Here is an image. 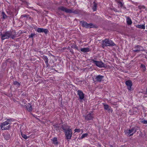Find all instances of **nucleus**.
I'll list each match as a JSON object with an SVG mask.
<instances>
[{
    "instance_id": "obj_1",
    "label": "nucleus",
    "mask_w": 147,
    "mask_h": 147,
    "mask_svg": "<svg viewBox=\"0 0 147 147\" xmlns=\"http://www.w3.org/2000/svg\"><path fill=\"white\" fill-rule=\"evenodd\" d=\"M16 36L15 30L13 29H11L9 31H6L3 33L1 32L0 33V36H1V40H2L9 38L13 39L17 37Z\"/></svg>"
},
{
    "instance_id": "obj_2",
    "label": "nucleus",
    "mask_w": 147,
    "mask_h": 147,
    "mask_svg": "<svg viewBox=\"0 0 147 147\" xmlns=\"http://www.w3.org/2000/svg\"><path fill=\"white\" fill-rule=\"evenodd\" d=\"M13 121H14V119L11 118L7 119L6 121L1 123L0 125L1 129L3 130L9 129L11 127L10 125H8L6 127H5V126L8 124H11V122Z\"/></svg>"
},
{
    "instance_id": "obj_3",
    "label": "nucleus",
    "mask_w": 147,
    "mask_h": 147,
    "mask_svg": "<svg viewBox=\"0 0 147 147\" xmlns=\"http://www.w3.org/2000/svg\"><path fill=\"white\" fill-rule=\"evenodd\" d=\"M139 127L137 126H135L130 128L129 129L124 130V132L126 135L129 136H133L134 134L138 130Z\"/></svg>"
},
{
    "instance_id": "obj_4",
    "label": "nucleus",
    "mask_w": 147,
    "mask_h": 147,
    "mask_svg": "<svg viewBox=\"0 0 147 147\" xmlns=\"http://www.w3.org/2000/svg\"><path fill=\"white\" fill-rule=\"evenodd\" d=\"M91 60L93 63L99 67L102 68L105 67V64L101 61H96L93 59H92Z\"/></svg>"
},
{
    "instance_id": "obj_5",
    "label": "nucleus",
    "mask_w": 147,
    "mask_h": 147,
    "mask_svg": "<svg viewBox=\"0 0 147 147\" xmlns=\"http://www.w3.org/2000/svg\"><path fill=\"white\" fill-rule=\"evenodd\" d=\"M80 23L82 25L83 27L87 28H91L93 27V25L92 23L88 24L84 21H80Z\"/></svg>"
},
{
    "instance_id": "obj_6",
    "label": "nucleus",
    "mask_w": 147,
    "mask_h": 147,
    "mask_svg": "<svg viewBox=\"0 0 147 147\" xmlns=\"http://www.w3.org/2000/svg\"><path fill=\"white\" fill-rule=\"evenodd\" d=\"M106 45L108 47H113L116 46V45L111 40L108 38L103 40Z\"/></svg>"
},
{
    "instance_id": "obj_7",
    "label": "nucleus",
    "mask_w": 147,
    "mask_h": 147,
    "mask_svg": "<svg viewBox=\"0 0 147 147\" xmlns=\"http://www.w3.org/2000/svg\"><path fill=\"white\" fill-rule=\"evenodd\" d=\"M65 134V138L67 140H70L71 138L72 133V130L68 129V130L64 132Z\"/></svg>"
},
{
    "instance_id": "obj_8",
    "label": "nucleus",
    "mask_w": 147,
    "mask_h": 147,
    "mask_svg": "<svg viewBox=\"0 0 147 147\" xmlns=\"http://www.w3.org/2000/svg\"><path fill=\"white\" fill-rule=\"evenodd\" d=\"M125 84L127 86V89L128 90L131 91L133 90L131 88V86H132V81L130 80H128L126 81Z\"/></svg>"
},
{
    "instance_id": "obj_9",
    "label": "nucleus",
    "mask_w": 147,
    "mask_h": 147,
    "mask_svg": "<svg viewBox=\"0 0 147 147\" xmlns=\"http://www.w3.org/2000/svg\"><path fill=\"white\" fill-rule=\"evenodd\" d=\"M58 9L59 11H65L66 13H69V12H70L71 11L70 9H68L63 6L59 7H58Z\"/></svg>"
},
{
    "instance_id": "obj_10",
    "label": "nucleus",
    "mask_w": 147,
    "mask_h": 147,
    "mask_svg": "<svg viewBox=\"0 0 147 147\" xmlns=\"http://www.w3.org/2000/svg\"><path fill=\"white\" fill-rule=\"evenodd\" d=\"M38 33L44 32L45 34H47L49 32L48 30L47 29L38 28L36 30Z\"/></svg>"
},
{
    "instance_id": "obj_11",
    "label": "nucleus",
    "mask_w": 147,
    "mask_h": 147,
    "mask_svg": "<svg viewBox=\"0 0 147 147\" xmlns=\"http://www.w3.org/2000/svg\"><path fill=\"white\" fill-rule=\"evenodd\" d=\"M104 78V76H102L100 75L96 76L95 78V82H100L103 80Z\"/></svg>"
},
{
    "instance_id": "obj_12",
    "label": "nucleus",
    "mask_w": 147,
    "mask_h": 147,
    "mask_svg": "<svg viewBox=\"0 0 147 147\" xmlns=\"http://www.w3.org/2000/svg\"><path fill=\"white\" fill-rule=\"evenodd\" d=\"M134 48L135 49H137L133 50V51L134 52H139L140 51H142L143 50V47L142 46L139 45L136 46L134 47Z\"/></svg>"
},
{
    "instance_id": "obj_13",
    "label": "nucleus",
    "mask_w": 147,
    "mask_h": 147,
    "mask_svg": "<svg viewBox=\"0 0 147 147\" xmlns=\"http://www.w3.org/2000/svg\"><path fill=\"white\" fill-rule=\"evenodd\" d=\"M77 92L80 99L81 100L83 99L84 98V94L83 92L80 90H78Z\"/></svg>"
},
{
    "instance_id": "obj_14",
    "label": "nucleus",
    "mask_w": 147,
    "mask_h": 147,
    "mask_svg": "<svg viewBox=\"0 0 147 147\" xmlns=\"http://www.w3.org/2000/svg\"><path fill=\"white\" fill-rule=\"evenodd\" d=\"M24 106L25 107L27 111L29 112H31L32 111V106L30 104H26Z\"/></svg>"
},
{
    "instance_id": "obj_15",
    "label": "nucleus",
    "mask_w": 147,
    "mask_h": 147,
    "mask_svg": "<svg viewBox=\"0 0 147 147\" xmlns=\"http://www.w3.org/2000/svg\"><path fill=\"white\" fill-rule=\"evenodd\" d=\"M93 116L91 113H89L85 117V119L86 120H92L93 119Z\"/></svg>"
},
{
    "instance_id": "obj_16",
    "label": "nucleus",
    "mask_w": 147,
    "mask_h": 147,
    "mask_svg": "<svg viewBox=\"0 0 147 147\" xmlns=\"http://www.w3.org/2000/svg\"><path fill=\"white\" fill-rule=\"evenodd\" d=\"M70 10L71 11L70 12H69V13H73L76 14H78L81 13V11L79 9H76L74 11L71 9Z\"/></svg>"
},
{
    "instance_id": "obj_17",
    "label": "nucleus",
    "mask_w": 147,
    "mask_h": 147,
    "mask_svg": "<svg viewBox=\"0 0 147 147\" xmlns=\"http://www.w3.org/2000/svg\"><path fill=\"white\" fill-rule=\"evenodd\" d=\"M61 128L64 130V132L67 130L68 129H70V127L69 126L65 124L63 125L62 126Z\"/></svg>"
},
{
    "instance_id": "obj_18",
    "label": "nucleus",
    "mask_w": 147,
    "mask_h": 147,
    "mask_svg": "<svg viewBox=\"0 0 147 147\" xmlns=\"http://www.w3.org/2000/svg\"><path fill=\"white\" fill-rule=\"evenodd\" d=\"M97 4L95 3V2H94L93 3V5L92 6V9L93 10V11H96L97 10Z\"/></svg>"
},
{
    "instance_id": "obj_19",
    "label": "nucleus",
    "mask_w": 147,
    "mask_h": 147,
    "mask_svg": "<svg viewBox=\"0 0 147 147\" xmlns=\"http://www.w3.org/2000/svg\"><path fill=\"white\" fill-rule=\"evenodd\" d=\"M5 139L6 140H9L10 137V134L8 132L4 134L3 135Z\"/></svg>"
},
{
    "instance_id": "obj_20",
    "label": "nucleus",
    "mask_w": 147,
    "mask_h": 147,
    "mask_svg": "<svg viewBox=\"0 0 147 147\" xmlns=\"http://www.w3.org/2000/svg\"><path fill=\"white\" fill-rule=\"evenodd\" d=\"M53 141V143L55 145H57L58 144V142L57 141V139L56 137H54L51 139Z\"/></svg>"
},
{
    "instance_id": "obj_21",
    "label": "nucleus",
    "mask_w": 147,
    "mask_h": 147,
    "mask_svg": "<svg viewBox=\"0 0 147 147\" xmlns=\"http://www.w3.org/2000/svg\"><path fill=\"white\" fill-rule=\"evenodd\" d=\"M136 27L139 29H145V24L144 25H138L136 26Z\"/></svg>"
},
{
    "instance_id": "obj_22",
    "label": "nucleus",
    "mask_w": 147,
    "mask_h": 147,
    "mask_svg": "<svg viewBox=\"0 0 147 147\" xmlns=\"http://www.w3.org/2000/svg\"><path fill=\"white\" fill-rule=\"evenodd\" d=\"M127 23L128 25H131L132 23V22L131 18L129 17H127L126 19Z\"/></svg>"
},
{
    "instance_id": "obj_23",
    "label": "nucleus",
    "mask_w": 147,
    "mask_h": 147,
    "mask_svg": "<svg viewBox=\"0 0 147 147\" xmlns=\"http://www.w3.org/2000/svg\"><path fill=\"white\" fill-rule=\"evenodd\" d=\"M89 51V48H83L81 49V51L84 52H88Z\"/></svg>"
},
{
    "instance_id": "obj_24",
    "label": "nucleus",
    "mask_w": 147,
    "mask_h": 147,
    "mask_svg": "<svg viewBox=\"0 0 147 147\" xmlns=\"http://www.w3.org/2000/svg\"><path fill=\"white\" fill-rule=\"evenodd\" d=\"M103 105L104 109L105 110L108 111H109L110 110L109 108V107L108 105L103 104Z\"/></svg>"
},
{
    "instance_id": "obj_25",
    "label": "nucleus",
    "mask_w": 147,
    "mask_h": 147,
    "mask_svg": "<svg viewBox=\"0 0 147 147\" xmlns=\"http://www.w3.org/2000/svg\"><path fill=\"white\" fill-rule=\"evenodd\" d=\"M138 8L141 10V11H143L144 9H145L146 10V7L144 5L139 6H138Z\"/></svg>"
},
{
    "instance_id": "obj_26",
    "label": "nucleus",
    "mask_w": 147,
    "mask_h": 147,
    "mask_svg": "<svg viewBox=\"0 0 147 147\" xmlns=\"http://www.w3.org/2000/svg\"><path fill=\"white\" fill-rule=\"evenodd\" d=\"M21 135L22 137L24 139L26 140L28 138H29V136H26V135L21 132Z\"/></svg>"
},
{
    "instance_id": "obj_27",
    "label": "nucleus",
    "mask_w": 147,
    "mask_h": 147,
    "mask_svg": "<svg viewBox=\"0 0 147 147\" xmlns=\"http://www.w3.org/2000/svg\"><path fill=\"white\" fill-rule=\"evenodd\" d=\"M71 48L73 49H75L78 51H79L78 47L75 44H73L71 46Z\"/></svg>"
},
{
    "instance_id": "obj_28",
    "label": "nucleus",
    "mask_w": 147,
    "mask_h": 147,
    "mask_svg": "<svg viewBox=\"0 0 147 147\" xmlns=\"http://www.w3.org/2000/svg\"><path fill=\"white\" fill-rule=\"evenodd\" d=\"M42 58L44 60L45 63L48 61V59L47 56L44 55L42 57Z\"/></svg>"
},
{
    "instance_id": "obj_29",
    "label": "nucleus",
    "mask_w": 147,
    "mask_h": 147,
    "mask_svg": "<svg viewBox=\"0 0 147 147\" xmlns=\"http://www.w3.org/2000/svg\"><path fill=\"white\" fill-rule=\"evenodd\" d=\"M2 14L3 16L2 18L3 19H5L7 18V16L5 14L4 12H2Z\"/></svg>"
},
{
    "instance_id": "obj_30",
    "label": "nucleus",
    "mask_w": 147,
    "mask_h": 147,
    "mask_svg": "<svg viewBox=\"0 0 147 147\" xmlns=\"http://www.w3.org/2000/svg\"><path fill=\"white\" fill-rule=\"evenodd\" d=\"M13 84L14 85H16L18 87H20V83L17 81L14 82Z\"/></svg>"
},
{
    "instance_id": "obj_31",
    "label": "nucleus",
    "mask_w": 147,
    "mask_h": 147,
    "mask_svg": "<svg viewBox=\"0 0 147 147\" xmlns=\"http://www.w3.org/2000/svg\"><path fill=\"white\" fill-rule=\"evenodd\" d=\"M102 47L103 48H104L106 47H108L107 46V45H106V44L104 43V42L103 40L102 41Z\"/></svg>"
},
{
    "instance_id": "obj_32",
    "label": "nucleus",
    "mask_w": 147,
    "mask_h": 147,
    "mask_svg": "<svg viewBox=\"0 0 147 147\" xmlns=\"http://www.w3.org/2000/svg\"><path fill=\"white\" fill-rule=\"evenodd\" d=\"M88 135V134L85 133V134H83L82 136V138H84L87 137Z\"/></svg>"
},
{
    "instance_id": "obj_33",
    "label": "nucleus",
    "mask_w": 147,
    "mask_h": 147,
    "mask_svg": "<svg viewBox=\"0 0 147 147\" xmlns=\"http://www.w3.org/2000/svg\"><path fill=\"white\" fill-rule=\"evenodd\" d=\"M141 67L144 70H145L146 69V67L143 64H142L141 65Z\"/></svg>"
},
{
    "instance_id": "obj_34",
    "label": "nucleus",
    "mask_w": 147,
    "mask_h": 147,
    "mask_svg": "<svg viewBox=\"0 0 147 147\" xmlns=\"http://www.w3.org/2000/svg\"><path fill=\"white\" fill-rule=\"evenodd\" d=\"M141 122L142 123L144 124H147V120H142L141 121Z\"/></svg>"
},
{
    "instance_id": "obj_35",
    "label": "nucleus",
    "mask_w": 147,
    "mask_h": 147,
    "mask_svg": "<svg viewBox=\"0 0 147 147\" xmlns=\"http://www.w3.org/2000/svg\"><path fill=\"white\" fill-rule=\"evenodd\" d=\"M35 35V34L34 33H32L30 35H29V38H33L34 36Z\"/></svg>"
},
{
    "instance_id": "obj_36",
    "label": "nucleus",
    "mask_w": 147,
    "mask_h": 147,
    "mask_svg": "<svg viewBox=\"0 0 147 147\" xmlns=\"http://www.w3.org/2000/svg\"><path fill=\"white\" fill-rule=\"evenodd\" d=\"M74 131L75 132H77L79 133L80 132V130L79 129H75L74 130Z\"/></svg>"
},
{
    "instance_id": "obj_37",
    "label": "nucleus",
    "mask_w": 147,
    "mask_h": 147,
    "mask_svg": "<svg viewBox=\"0 0 147 147\" xmlns=\"http://www.w3.org/2000/svg\"><path fill=\"white\" fill-rule=\"evenodd\" d=\"M45 63L46 64V66L47 67H48L49 66V64L48 63V61L47 62H45Z\"/></svg>"
},
{
    "instance_id": "obj_38",
    "label": "nucleus",
    "mask_w": 147,
    "mask_h": 147,
    "mask_svg": "<svg viewBox=\"0 0 147 147\" xmlns=\"http://www.w3.org/2000/svg\"><path fill=\"white\" fill-rule=\"evenodd\" d=\"M83 138H82V136H81V137H78V139H79V140H82L83 139Z\"/></svg>"
},
{
    "instance_id": "obj_39",
    "label": "nucleus",
    "mask_w": 147,
    "mask_h": 147,
    "mask_svg": "<svg viewBox=\"0 0 147 147\" xmlns=\"http://www.w3.org/2000/svg\"><path fill=\"white\" fill-rule=\"evenodd\" d=\"M119 3L120 4L121 7L123 6V4L121 2H119Z\"/></svg>"
},
{
    "instance_id": "obj_40",
    "label": "nucleus",
    "mask_w": 147,
    "mask_h": 147,
    "mask_svg": "<svg viewBox=\"0 0 147 147\" xmlns=\"http://www.w3.org/2000/svg\"><path fill=\"white\" fill-rule=\"evenodd\" d=\"M34 51L37 52L38 51V49L37 48H35L34 49Z\"/></svg>"
},
{
    "instance_id": "obj_41",
    "label": "nucleus",
    "mask_w": 147,
    "mask_h": 147,
    "mask_svg": "<svg viewBox=\"0 0 147 147\" xmlns=\"http://www.w3.org/2000/svg\"><path fill=\"white\" fill-rule=\"evenodd\" d=\"M26 16H27L26 14L22 16L23 17H26Z\"/></svg>"
},
{
    "instance_id": "obj_42",
    "label": "nucleus",
    "mask_w": 147,
    "mask_h": 147,
    "mask_svg": "<svg viewBox=\"0 0 147 147\" xmlns=\"http://www.w3.org/2000/svg\"><path fill=\"white\" fill-rule=\"evenodd\" d=\"M18 1H20L22 2H24V0H18Z\"/></svg>"
},
{
    "instance_id": "obj_43",
    "label": "nucleus",
    "mask_w": 147,
    "mask_h": 147,
    "mask_svg": "<svg viewBox=\"0 0 147 147\" xmlns=\"http://www.w3.org/2000/svg\"><path fill=\"white\" fill-rule=\"evenodd\" d=\"M146 94L147 95V89H146Z\"/></svg>"
}]
</instances>
